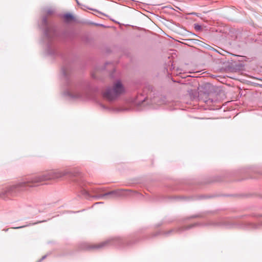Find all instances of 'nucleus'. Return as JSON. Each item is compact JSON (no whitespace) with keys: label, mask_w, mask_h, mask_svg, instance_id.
<instances>
[{"label":"nucleus","mask_w":262,"mask_h":262,"mask_svg":"<svg viewBox=\"0 0 262 262\" xmlns=\"http://www.w3.org/2000/svg\"><path fill=\"white\" fill-rule=\"evenodd\" d=\"M125 92L124 86L121 81L118 80L114 83L112 89H107L104 92L103 96L106 99L112 101L124 94Z\"/></svg>","instance_id":"1"},{"label":"nucleus","mask_w":262,"mask_h":262,"mask_svg":"<svg viewBox=\"0 0 262 262\" xmlns=\"http://www.w3.org/2000/svg\"><path fill=\"white\" fill-rule=\"evenodd\" d=\"M110 243L109 241H104L103 242H101L99 244H94L93 245H91L90 247V249H101L105 246H107Z\"/></svg>","instance_id":"3"},{"label":"nucleus","mask_w":262,"mask_h":262,"mask_svg":"<svg viewBox=\"0 0 262 262\" xmlns=\"http://www.w3.org/2000/svg\"><path fill=\"white\" fill-rule=\"evenodd\" d=\"M65 175V173L62 171H51L49 172L47 176L37 177L34 178L31 181L24 182L20 185V186H32L33 184L36 183L40 182L50 179H57L61 178Z\"/></svg>","instance_id":"2"},{"label":"nucleus","mask_w":262,"mask_h":262,"mask_svg":"<svg viewBox=\"0 0 262 262\" xmlns=\"http://www.w3.org/2000/svg\"><path fill=\"white\" fill-rule=\"evenodd\" d=\"M63 18L66 21L68 22L74 20V16L70 13H67L63 15Z\"/></svg>","instance_id":"4"}]
</instances>
